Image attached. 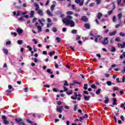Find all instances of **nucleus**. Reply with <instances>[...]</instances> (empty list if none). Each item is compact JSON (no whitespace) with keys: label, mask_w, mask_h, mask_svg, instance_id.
I'll return each instance as SVG.
<instances>
[{"label":"nucleus","mask_w":125,"mask_h":125,"mask_svg":"<svg viewBox=\"0 0 125 125\" xmlns=\"http://www.w3.org/2000/svg\"><path fill=\"white\" fill-rule=\"evenodd\" d=\"M44 87H47V88H49L50 87V85L48 84L44 85Z\"/></svg>","instance_id":"nucleus-59"},{"label":"nucleus","mask_w":125,"mask_h":125,"mask_svg":"<svg viewBox=\"0 0 125 125\" xmlns=\"http://www.w3.org/2000/svg\"><path fill=\"white\" fill-rule=\"evenodd\" d=\"M120 118H121L122 121H123V122H124V121H125V118L124 117V116L121 115V116H120Z\"/></svg>","instance_id":"nucleus-58"},{"label":"nucleus","mask_w":125,"mask_h":125,"mask_svg":"<svg viewBox=\"0 0 125 125\" xmlns=\"http://www.w3.org/2000/svg\"><path fill=\"white\" fill-rule=\"evenodd\" d=\"M64 24L68 26V25H70V27H75V21L72 20H67L65 22L64 21Z\"/></svg>","instance_id":"nucleus-3"},{"label":"nucleus","mask_w":125,"mask_h":125,"mask_svg":"<svg viewBox=\"0 0 125 125\" xmlns=\"http://www.w3.org/2000/svg\"><path fill=\"white\" fill-rule=\"evenodd\" d=\"M35 14V11H31L30 12V18H33V17H34V15Z\"/></svg>","instance_id":"nucleus-19"},{"label":"nucleus","mask_w":125,"mask_h":125,"mask_svg":"<svg viewBox=\"0 0 125 125\" xmlns=\"http://www.w3.org/2000/svg\"><path fill=\"white\" fill-rule=\"evenodd\" d=\"M2 120H3V124H4V125H9V121L7 120V117L6 116H2Z\"/></svg>","instance_id":"nucleus-5"},{"label":"nucleus","mask_w":125,"mask_h":125,"mask_svg":"<svg viewBox=\"0 0 125 125\" xmlns=\"http://www.w3.org/2000/svg\"><path fill=\"white\" fill-rule=\"evenodd\" d=\"M115 41L118 42H121V39L120 38V37H117L115 39Z\"/></svg>","instance_id":"nucleus-40"},{"label":"nucleus","mask_w":125,"mask_h":125,"mask_svg":"<svg viewBox=\"0 0 125 125\" xmlns=\"http://www.w3.org/2000/svg\"><path fill=\"white\" fill-rule=\"evenodd\" d=\"M81 39V37L79 35H77L76 37V41H79Z\"/></svg>","instance_id":"nucleus-45"},{"label":"nucleus","mask_w":125,"mask_h":125,"mask_svg":"<svg viewBox=\"0 0 125 125\" xmlns=\"http://www.w3.org/2000/svg\"><path fill=\"white\" fill-rule=\"evenodd\" d=\"M112 89L113 91H116V90H119V88L118 87L114 86Z\"/></svg>","instance_id":"nucleus-38"},{"label":"nucleus","mask_w":125,"mask_h":125,"mask_svg":"<svg viewBox=\"0 0 125 125\" xmlns=\"http://www.w3.org/2000/svg\"><path fill=\"white\" fill-rule=\"evenodd\" d=\"M75 84H81V83L77 81H74L73 83H70V85H75Z\"/></svg>","instance_id":"nucleus-15"},{"label":"nucleus","mask_w":125,"mask_h":125,"mask_svg":"<svg viewBox=\"0 0 125 125\" xmlns=\"http://www.w3.org/2000/svg\"><path fill=\"white\" fill-rule=\"evenodd\" d=\"M15 122L17 123V124H19L20 125H25V123L23 122V120L21 118H16Z\"/></svg>","instance_id":"nucleus-4"},{"label":"nucleus","mask_w":125,"mask_h":125,"mask_svg":"<svg viewBox=\"0 0 125 125\" xmlns=\"http://www.w3.org/2000/svg\"><path fill=\"white\" fill-rule=\"evenodd\" d=\"M94 4H95V3H94V2L91 3L89 4L90 7H93V6L94 5Z\"/></svg>","instance_id":"nucleus-50"},{"label":"nucleus","mask_w":125,"mask_h":125,"mask_svg":"<svg viewBox=\"0 0 125 125\" xmlns=\"http://www.w3.org/2000/svg\"><path fill=\"white\" fill-rule=\"evenodd\" d=\"M72 9H73V10H75L76 9V5L75 4H72L71 5Z\"/></svg>","instance_id":"nucleus-47"},{"label":"nucleus","mask_w":125,"mask_h":125,"mask_svg":"<svg viewBox=\"0 0 125 125\" xmlns=\"http://www.w3.org/2000/svg\"><path fill=\"white\" fill-rule=\"evenodd\" d=\"M53 91H54V92H57V91H59V89L58 88H54L53 89Z\"/></svg>","instance_id":"nucleus-41"},{"label":"nucleus","mask_w":125,"mask_h":125,"mask_svg":"<svg viewBox=\"0 0 125 125\" xmlns=\"http://www.w3.org/2000/svg\"><path fill=\"white\" fill-rule=\"evenodd\" d=\"M116 34H117V30H115L113 32H110L109 33V36H110V37H112V36H115Z\"/></svg>","instance_id":"nucleus-14"},{"label":"nucleus","mask_w":125,"mask_h":125,"mask_svg":"<svg viewBox=\"0 0 125 125\" xmlns=\"http://www.w3.org/2000/svg\"><path fill=\"white\" fill-rule=\"evenodd\" d=\"M97 37L98 38V41H99V42H102V44L104 45H106V44H108V43H109L108 38L106 37L104 38V41H103V37L101 36H97Z\"/></svg>","instance_id":"nucleus-1"},{"label":"nucleus","mask_w":125,"mask_h":125,"mask_svg":"<svg viewBox=\"0 0 125 125\" xmlns=\"http://www.w3.org/2000/svg\"><path fill=\"white\" fill-rule=\"evenodd\" d=\"M91 87L94 89H96V88H97V87L94 84H92Z\"/></svg>","instance_id":"nucleus-27"},{"label":"nucleus","mask_w":125,"mask_h":125,"mask_svg":"<svg viewBox=\"0 0 125 125\" xmlns=\"http://www.w3.org/2000/svg\"><path fill=\"white\" fill-rule=\"evenodd\" d=\"M75 1L76 3L79 4L80 6L83 5V0H82L81 2V0H75Z\"/></svg>","instance_id":"nucleus-7"},{"label":"nucleus","mask_w":125,"mask_h":125,"mask_svg":"<svg viewBox=\"0 0 125 125\" xmlns=\"http://www.w3.org/2000/svg\"><path fill=\"white\" fill-rule=\"evenodd\" d=\"M66 13L68 15H72V14H73L74 12H73L72 11H67L66 12Z\"/></svg>","instance_id":"nucleus-33"},{"label":"nucleus","mask_w":125,"mask_h":125,"mask_svg":"<svg viewBox=\"0 0 125 125\" xmlns=\"http://www.w3.org/2000/svg\"><path fill=\"white\" fill-rule=\"evenodd\" d=\"M35 27H37V28H38V27H40V23H39V22H36Z\"/></svg>","instance_id":"nucleus-57"},{"label":"nucleus","mask_w":125,"mask_h":125,"mask_svg":"<svg viewBox=\"0 0 125 125\" xmlns=\"http://www.w3.org/2000/svg\"><path fill=\"white\" fill-rule=\"evenodd\" d=\"M84 26L86 29H90V25H89V23H85Z\"/></svg>","instance_id":"nucleus-18"},{"label":"nucleus","mask_w":125,"mask_h":125,"mask_svg":"<svg viewBox=\"0 0 125 125\" xmlns=\"http://www.w3.org/2000/svg\"><path fill=\"white\" fill-rule=\"evenodd\" d=\"M81 20L83 21V22H86L87 21H88V18H87V17H86L85 16H83L82 17Z\"/></svg>","instance_id":"nucleus-8"},{"label":"nucleus","mask_w":125,"mask_h":125,"mask_svg":"<svg viewBox=\"0 0 125 125\" xmlns=\"http://www.w3.org/2000/svg\"><path fill=\"white\" fill-rule=\"evenodd\" d=\"M66 94L68 95H71V94H73V90H71L70 91H67L66 92Z\"/></svg>","instance_id":"nucleus-24"},{"label":"nucleus","mask_w":125,"mask_h":125,"mask_svg":"<svg viewBox=\"0 0 125 125\" xmlns=\"http://www.w3.org/2000/svg\"><path fill=\"white\" fill-rule=\"evenodd\" d=\"M77 110H78V104L75 105L74 108V111H75V112H76Z\"/></svg>","instance_id":"nucleus-39"},{"label":"nucleus","mask_w":125,"mask_h":125,"mask_svg":"<svg viewBox=\"0 0 125 125\" xmlns=\"http://www.w3.org/2000/svg\"><path fill=\"white\" fill-rule=\"evenodd\" d=\"M122 73H123V74H125V67L122 70Z\"/></svg>","instance_id":"nucleus-64"},{"label":"nucleus","mask_w":125,"mask_h":125,"mask_svg":"<svg viewBox=\"0 0 125 125\" xmlns=\"http://www.w3.org/2000/svg\"><path fill=\"white\" fill-rule=\"evenodd\" d=\"M109 32V29H107L104 31V34H107Z\"/></svg>","instance_id":"nucleus-61"},{"label":"nucleus","mask_w":125,"mask_h":125,"mask_svg":"<svg viewBox=\"0 0 125 125\" xmlns=\"http://www.w3.org/2000/svg\"><path fill=\"white\" fill-rule=\"evenodd\" d=\"M46 13L48 15H49V16H54V15H53V14H52V13H51V12H50L49 10H47L46 11Z\"/></svg>","instance_id":"nucleus-13"},{"label":"nucleus","mask_w":125,"mask_h":125,"mask_svg":"<svg viewBox=\"0 0 125 125\" xmlns=\"http://www.w3.org/2000/svg\"><path fill=\"white\" fill-rule=\"evenodd\" d=\"M107 13H108V15H111V14H112L113 13V10H112L111 11H109Z\"/></svg>","instance_id":"nucleus-52"},{"label":"nucleus","mask_w":125,"mask_h":125,"mask_svg":"<svg viewBox=\"0 0 125 125\" xmlns=\"http://www.w3.org/2000/svg\"><path fill=\"white\" fill-rule=\"evenodd\" d=\"M62 32H66V31H67V29L65 27H63L62 29Z\"/></svg>","instance_id":"nucleus-63"},{"label":"nucleus","mask_w":125,"mask_h":125,"mask_svg":"<svg viewBox=\"0 0 125 125\" xmlns=\"http://www.w3.org/2000/svg\"><path fill=\"white\" fill-rule=\"evenodd\" d=\"M33 50L34 52H37V48L35 46H33Z\"/></svg>","instance_id":"nucleus-56"},{"label":"nucleus","mask_w":125,"mask_h":125,"mask_svg":"<svg viewBox=\"0 0 125 125\" xmlns=\"http://www.w3.org/2000/svg\"><path fill=\"white\" fill-rule=\"evenodd\" d=\"M101 91V89L99 88L97 91H96V94H100V92Z\"/></svg>","instance_id":"nucleus-31"},{"label":"nucleus","mask_w":125,"mask_h":125,"mask_svg":"<svg viewBox=\"0 0 125 125\" xmlns=\"http://www.w3.org/2000/svg\"><path fill=\"white\" fill-rule=\"evenodd\" d=\"M26 122H27V123H29V124H31V125H33V122H32V121H31L28 119H26Z\"/></svg>","instance_id":"nucleus-32"},{"label":"nucleus","mask_w":125,"mask_h":125,"mask_svg":"<svg viewBox=\"0 0 125 125\" xmlns=\"http://www.w3.org/2000/svg\"><path fill=\"white\" fill-rule=\"evenodd\" d=\"M18 44L21 45L22 43H23V41L22 40H18Z\"/></svg>","instance_id":"nucleus-37"},{"label":"nucleus","mask_w":125,"mask_h":125,"mask_svg":"<svg viewBox=\"0 0 125 125\" xmlns=\"http://www.w3.org/2000/svg\"><path fill=\"white\" fill-rule=\"evenodd\" d=\"M47 73H49V74H53V72L51 71V69H47Z\"/></svg>","instance_id":"nucleus-35"},{"label":"nucleus","mask_w":125,"mask_h":125,"mask_svg":"<svg viewBox=\"0 0 125 125\" xmlns=\"http://www.w3.org/2000/svg\"><path fill=\"white\" fill-rule=\"evenodd\" d=\"M38 21L39 22V23H40V24H41L42 26H44V24L42 22H45V20H44V19L43 18L41 19H39L38 20Z\"/></svg>","instance_id":"nucleus-9"},{"label":"nucleus","mask_w":125,"mask_h":125,"mask_svg":"<svg viewBox=\"0 0 125 125\" xmlns=\"http://www.w3.org/2000/svg\"><path fill=\"white\" fill-rule=\"evenodd\" d=\"M63 85L64 86H68V82H67V81H65V83H64L63 84Z\"/></svg>","instance_id":"nucleus-55"},{"label":"nucleus","mask_w":125,"mask_h":125,"mask_svg":"<svg viewBox=\"0 0 125 125\" xmlns=\"http://www.w3.org/2000/svg\"><path fill=\"white\" fill-rule=\"evenodd\" d=\"M3 51L4 53L6 54V55H7V54H8V50H7V49L4 48L3 49Z\"/></svg>","instance_id":"nucleus-20"},{"label":"nucleus","mask_w":125,"mask_h":125,"mask_svg":"<svg viewBox=\"0 0 125 125\" xmlns=\"http://www.w3.org/2000/svg\"><path fill=\"white\" fill-rule=\"evenodd\" d=\"M79 121L81 122V123H83V119H84V118L83 117H79Z\"/></svg>","instance_id":"nucleus-46"},{"label":"nucleus","mask_w":125,"mask_h":125,"mask_svg":"<svg viewBox=\"0 0 125 125\" xmlns=\"http://www.w3.org/2000/svg\"><path fill=\"white\" fill-rule=\"evenodd\" d=\"M109 102H110V100H104V103L105 104H108V103H109Z\"/></svg>","instance_id":"nucleus-51"},{"label":"nucleus","mask_w":125,"mask_h":125,"mask_svg":"<svg viewBox=\"0 0 125 125\" xmlns=\"http://www.w3.org/2000/svg\"><path fill=\"white\" fill-rule=\"evenodd\" d=\"M19 20L20 21H24V16L19 18Z\"/></svg>","instance_id":"nucleus-44"},{"label":"nucleus","mask_w":125,"mask_h":125,"mask_svg":"<svg viewBox=\"0 0 125 125\" xmlns=\"http://www.w3.org/2000/svg\"><path fill=\"white\" fill-rule=\"evenodd\" d=\"M6 44L7 45H9L11 44V42H10V41H8V42H6Z\"/></svg>","instance_id":"nucleus-53"},{"label":"nucleus","mask_w":125,"mask_h":125,"mask_svg":"<svg viewBox=\"0 0 125 125\" xmlns=\"http://www.w3.org/2000/svg\"><path fill=\"white\" fill-rule=\"evenodd\" d=\"M110 51H112V52H115V51H116V48H115V47L114 46H112L111 47Z\"/></svg>","instance_id":"nucleus-26"},{"label":"nucleus","mask_w":125,"mask_h":125,"mask_svg":"<svg viewBox=\"0 0 125 125\" xmlns=\"http://www.w3.org/2000/svg\"><path fill=\"white\" fill-rule=\"evenodd\" d=\"M47 22L48 23H51V19L48 18L47 19Z\"/></svg>","instance_id":"nucleus-62"},{"label":"nucleus","mask_w":125,"mask_h":125,"mask_svg":"<svg viewBox=\"0 0 125 125\" xmlns=\"http://www.w3.org/2000/svg\"><path fill=\"white\" fill-rule=\"evenodd\" d=\"M55 7V5L52 4L50 7V9L51 11H53L54 10V8Z\"/></svg>","instance_id":"nucleus-21"},{"label":"nucleus","mask_w":125,"mask_h":125,"mask_svg":"<svg viewBox=\"0 0 125 125\" xmlns=\"http://www.w3.org/2000/svg\"><path fill=\"white\" fill-rule=\"evenodd\" d=\"M34 6L36 7L35 8V10L36 11H38L37 13L39 14V15L40 16H43V12H42V10L40 9V6L39 4H38V3H37V2L34 3Z\"/></svg>","instance_id":"nucleus-2"},{"label":"nucleus","mask_w":125,"mask_h":125,"mask_svg":"<svg viewBox=\"0 0 125 125\" xmlns=\"http://www.w3.org/2000/svg\"><path fill=\"white\" fill-rule=\"evenodd\" d=\"M17 32L19 34V35H21L23 34V30L21 28H19L17 29Z\"/></svg>","instance_id":"nucleus-11"},{"label":"nucleus","mask_w":125,"mask_h":125,"mask_svg":"<svg viewBox=\"0 0 125 125\" xmlns=\"http://www.w3.org/2000/svg\"><path fill=\"white\" fill-rule=\"evenodd\" d=\"M37 29L38 30V33H41V32H42V26H38Z\"/></svg>","instance_id":"nucleus-23"},{"label":"nucleus","mask_w":125,"mask_h":125,"mask_svg":"<svg viewBox=\"0 0 125 125\" xmlns=\"http://www.w3.org/2000/svg\"><path fill=\"white\" fill-rule=\"evenodd\" d=\"M117 19V18L116 17V16H114L113 17V22H116V20Z\"/></svg>","instance_id":"nucleus-54"},{"label":"nucleus","mask_w":125,"mask_h":125,"mask_svg":"<svg viewBox=\"0 0 125 125\" xmlns=\"http://www.w3.org/2000/svg\"><path fill=\"white\" fill-rule=\"evenodd\" d=\"M52 25V23H47V28H49V27L50 26H51Z\"/></svg>","instance_id":"nucleus-60"},{"label":"nucleus","mask_w":125,"mask_h":125,"mask_svg":"<svg viewBox=\"0 0 125 125\" xmlns=\"http://www.w3.org/2000/svg\"><path fill=\"white\" fill-rule=\"evenodd\" d=\"M11 35L12 36V35H14L15 37H17V33L16 32H11Z\"/></svg>","instance_id":"nucleus-42"},{"label":"nucleus","mask_w":125,"mask_h":125,"mask_svg":"<svg viewBox=\"0 0 125 125\" xmlns=\"http://www.w3.org/2000/svg\"><path fill=\"white\" fill-rule=\"evenodd\" d=\"M56 40L57 41V42L58 43H60V42H61V39L59 38V37H57Z\"/></svg>","instance_id":"nucleus-25"},{"label":"nucleus","mask_w":125,"mask_h":125,"mask_svg":"<svg viewBox=\"0 0 125 125\" xmlns=\"http://www.w3.org/2000/svg\"><path fill=\"white\" fill-rule=\"evenodd\" d=\"M87 86H88L87 84H84V87H83L84 89L86 90V89H87Z\"/></svg>","instance_id":"nucleus-43"},{"label":"nucleus","mask_w":125,"mask_h":125,"mask_svg":"<svg viewBox=\"0 0 125 125\" xmlns=\"http://www.w3.org/2000/svg\"><path fill=\"white\" fill-rule=\"evenodd\" d=\"M71 19H73V17L71 16H67L66 18H64L62 20V21L63 23H65L64 22L67 20H71Z\"/></svg>","instance_id":"nucleus-6"},{"label":"nucleus","mask_w":125,"mask_h":125,"mask_svg":"<svg viewBox=\"0 0 125 125\" xmlns=\"http://www.w3.org/2000/svg\"><path fill=\"white\" fill-rule=\"evenodd\" d=\"M95 1L97 2V4H100L101 3V2L102 1V0H95Z\"/></svg>","instance_id":"nucleus-36"},{"label":"nucleus","mask_w":125,"mask_h":125,"mask_svg":"<svg viewBox=\"0 0 125 125\" xmlns=\"http://www.w3.org/2000/svg\"><path fill=\"white\" fill-rule=\"evenodd\" d=\"M118 47H121V48H125V42H124L123 44L118 43Z\"/></svg>","instance_id":"nucleus-12"},{"label":"nucleus","mask_w":125,"mask_h":125,"mask_svg":"<svg viewBox=\"0 0 125 125\" xmlns=\"http://www.w3.org/2000/svg\"><path fill=\"white\" fill-rule=\"evenodd\" d=\"M28 12L25 11V12H22L21 13V15H26L27 14Z\"/></svg>","instance_id":"nucleus-49"},{"label":"nucleus","mask_w":125,"mask_h":125,"mask_svg":"<svg viewBox=\"0 0 125 125\" xmlns=\"http://www.w3.org/2000/svg\"><path fill=\"white\" fill-rule=\"evenodd\" d=\"M77 30H76V29H73V30H72L71 31V33H72V34H77Z\"/></svg>","instance_id":"nucleus-34"},{"label":"nucleus","mask_w":125,"mask_h":125,"mask_svg":"<svg viewBox=\"0 0 125 125\" xmlns=\"http://www.w3.org/2000/svg\"><path fill=\"white\" fill-rule=\"evenodd\" d=\"M27 48H28L29 51H32V50H33L32 47L29 45L27 46Z\"/></svg>","instance_id":"nucleus-29"},{"label":"nucleus","mask_w":125,"mask_h":125,"mask_svg":"<svg viewBox=\"0 0 125 125\" xmlns=\"http://www.w3.org/2000/svg\"><path fill=\"white\" fill-rule=\"evenodd\" d=\"M106 84H107V85H109V86H111V85H112V82H111V81H107L106 82Z\"/></svg>","instance_id":"nucleus-28"},{"label":"nucleus","mask_w":125,"mask_h":125,"mask_svg":"<svg viewBox=\"0 0 125 125\" xmlns=\"http://www.w3.org/2000/svg\"><path fill=\"white\" fill-rule=\"evenodd\" d=\"M62 110H63V106H58L57 107V111L59 113H62Z\"/></svg>","instance_id":"nucleus-10"},{"label":"nucleus","mask_w":125,"mask_h":125,"mask_svg":"<svg viewBox=\"0 0 125 125\" xmlns=\"http://www.w3.org/2000/svg\"><path fill=\"white\" fill-rule=\"evenodd\" d=\"M52 31H53L54 33H56V32H57V28H56V27H53L52 29Z\"/></svg>","instance_id":"nucleus-30"},{"label":"nucleus","mask_w":125,"mask_h":125,"mask_svg":"<svg viewBox=\"0 0 125 125\" xmlns=\"http://www.w3.org/2000/svg\"><path fill=\"white\" fill-rule=\"evenodd\" d=\"M102 13H99L97 16V17L98 18V19L100 20L101 18H102Z\"/></svg>","instance_id":"nucleus-16"},{"label":"nucleus","mask_w":125,"mask_h":125,"mask_svg":"<svg viewBox=\"0 0 125 125\" xmlns=\"http://www.w3.org/2000/svg\"><path fill=\"white\" fill-rule=\"evenodd\" d=\"M21 14V11H18L17 12V16H20V15Z\"/></svg>","instance_id":"nucleus-48"},{"label":"nucleus","mask_w":125,"mask_h":125,"mask_svg":"<svg viewBox=\"0 0 125 125\" xmlns=\"http://www.w3.org/2000/svg\"><path fill=\"white\" fill-rule=\"evenodd\" d=\"M118 17L119 18V20L121 21V20L122 19V17H123V15H122V13L118 14Z\"/></svg>","instance_id":"nucleus-22"},{"label":"nucleus","mask_w":125,"mask_h":125,"mask_svg":"<svg viewBox=\"0 0 125 125\" xmlns=\"http://www.w3.org/2000/svg\"><path fill=\"white\" fill-rule=\"evenodd\" d=\"M84 99L85 101H88L90 99V97L84 95Z\"/></svg>","instance_id":"nucleus-17"}]
</instances>
